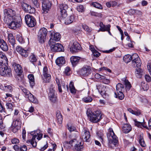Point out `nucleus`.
<instances>
[{
	"label": "nucleus",
	"instance_id": "obj_3",
	"mask_svg": "<svg viewBox=\"0 0 151 151\" xmlns=\"http://www.w3.org/2000/svg\"><path fill=\"white\" fill-rule=\"evenodd\" d=\"M30 134L33 135L32 139H29L27 141V143L28 144H31L34 147H35L37 145V142L35 141V138L37 136V139L38 140H40L42 137L43 134L40 133V131L37 130L35 131L31 132Z\"/></svg>",
	"mask_w": 151,
	"mask_h": 151
},
{
	"label": "nucleus",
	"instance_id": "obj_5",
	"mask_svg": "<svg viewBox=\"0 0 151 151\" xmlns=\"http://www.w3.org/2000/svg\"><path fill=\"white\" fill-rule=\"evenodd\" d=\"M4 22L7 21L9 19V20L17 18L18 17H20L17 16L15 11L10 9H5L4 10Z\"/></svg>",
	"mask_w": 151,
	"mask_h": 151
},
{
	"label": "nucleus",
	"instance_id": "obj_32",
	"mask_svg": "<svg viewBox=\"0 0 151 151\" xmlns=\"http://www.w3.org/2000/svg\"><path fill=\"white\" fill-rule=\"evenodd\" d=\"M81 140H80L75 145L74 148L76 151H81L83 150L84 146L83 145L81 144Z\"/></svg>",
	"mask_w": 151,
	"mask_h": 151
},
{
	"label": "nucleus",
	"instance_id": "obj_9",
	"mask_svg": "<svg viewBox=\"0 0 151 151\" xmlns=\"http://www.w3.org/2000/svg\"><path fill=\"white\" fill-rule=\"evenodd\" d=\"M21 124V121L20 117L14 119L11 127L12 131L13 133H16L20 129Z\"/></svg>",
	"mask_w": 151,
	"mask_h": 151
},
{
	"label": "nucleus",
	"instance_id": "obj_2",
	"mask_svg": "<svg viewBox=\"0 0 151 151\" xmlns=\"http://www.w3.org/2000/svg\"><path fill=\"white\" fill-rule=\"evenodd\" d=\"M86 114L90 121L93 123L99 122L102 118L101 114L99 111L92 112L89 110L87 111Z\"/></svg>",
	"mask_w": 151,
	"mask_h": 151
},
{
	"label": "nucleus",
	"instance_id": "obj_10",
	"mask_svg": "<svg viewBox=\"0 0 151 151\" xmlns=\"http://www.w3.org/2000/svg\"><path fill=\"white\" fill-rule=\"evenodd\" d=\"M24 18L25 22L28 27H32L36 25V20L33 16L27 14L25 16Z\"/></svg>",
	"mask_w": 151,
	"mask_h": 151
},
{
	"label": "nucleus",
	"instance_id": "obj_33",
	"mask_svg": "<svg viewBox=\"0 0 151 151\" xmlns=\"http://www.w3.org/2000/svg\"><path fill=\"white\" fill-rule=\"evenodd\" d=\"M138 140L140 145L143 147H145L146 145L143 139V134L141 133L138 137Z\"/></svg>",
	"mask_w": 151,
	"mask_h": 151
},
{
	"label": "nucleus",
	"instance_id": "obj_22",
	"mask_svg": "<svg viewBox=\"0 0 151 151\" xmlns=\"http://www.w3.org/2000/svg\"><path fill=\"white\" fill-rule=\"evenodd\" d=\"M8 65V60L5 55L2 52L0 51V68Z\"/></svg>",
	"mask_w": 151,
	"mask_h": 151
},
{
	"label": "nucleus",
	"instance_id": "obj_57",
	"mask_svg": "<svg viewBox=\"0 0 151 151\" xmlns=\"http://www.w3.org/2000/svg\"><path fill=\"white\" fill-rule=\"evenodd\" d=\"M2 119V116L0 114V130H1L3 128V121Z\"/></svg>",
	"mask_w": 151,
	"mask_h": 151
},
{
	"label": "nucleus",
	"instance_id": "obj_45",
	"mask_svg": "<svg viewBox=\"0 0 151 151\" xmlns=\"http://www.w3.org/2000/svg\"><path fill=\"white\" fill-rule=\"evenodd\" d=\"M124 83L125 85V89L126 91H129L131 87V85L127 80L125 79L124 81Z\"/></svg>",
	"mask_w": 151,
	"mask_h": 151
},
{
	"label": "nucleus",
	"instance_id": "obj_53",
	"mask_svg": "<svg viewBox=\"0 0 151 151\" xmlns=\"http://www.w3.org/2000/svg\"><path fill=\"white\" fill-rule=\"evenodd\" d=\"M11 142L13 144H18L19 142V139L16 138H13L11 139Z\"/></svg>",
	"mask_w": 151,
	"mask_h": 151
},
{
	"label": "nucleus",
	"instance_id": "obj_47",
	"mask_svg": "<svg viewBox=\"0 0 151 151\" xmlns=\"http://www.w3.org/2000/svg\"><path fill=\"white\" fill-rule=\"evenodd\" d=\"M82 27L85 31L88 32H91V28L86 24H83Z\"/></svg>",
	"mask_w": 151,
	"mask_h": 151
},
{
	"label": "nucleus",
	"instance_id": "obj_7",
	"mask_svg": "<svg viewBox=\"0 0 151 151\" xmlns=\"http://www.w3.org/2000/svg\"><path fill=\"white\" fill-rule=\"evenodd\" d=\"M20 87L25 97L28 98L30 101L33 103H38V101L37 99L34 97L29 91L23 87L20 86Z\"/></svg>",
	"mask_w": 151,
	"mask_h": 151
},
{
	"label": "nucleus",
	"instance_id": "obj_21",
	"mask_svg": "<svg viewBox=\"0 0 151 151\" xmlns=\"http://www.w3.org/2000/svg\"><path fill=\"white\" fill-rule=\"evenodd\" d=\"M72 44L70 48L71 52H74L81 50V46L78 42L73 40L72 41Z\"/></svg>",
	"mask_w": 151,
	"mask_h": 151
},
{
	"label": "nucleus",
	"instance_id": "obj_29",
	"mask_svg": "<svg viewBox=\"0 0 151 151\" xmlns=\"http://www.w3.org/2000/svg\"><path fill=\"white\" fill-rule=\"evenodd\" d=\"M76 17L72 15L65 20V23L66 24H69L76 22Z\"/></svg>",
	"mask_w": 151,
	"mask_h": 151
},
{
	"label": "nucleus",
	"instance_id": "obj_62",
	"mask_svg": "<svg viewBox=\"0 0 151 151\" xmlns=\"http://www.w3.org/2000/svg\"><path fill=\"white\" fill-rule=\"evenodd\" d=\"M20 151H27V148L25 145H23L20 147Z\"/></svg>",
	"mask_w": 151,
	"mask_h": 151
},
{
	"label": "nucleus",
	"instance_id": "obj_15",
	"mask_svg": "<svg viewBox=\"0 0 151 151\" xmlns=\"http://www.w3.org/2000/svg\"><path fill=\"white\" fill-rule=\"evenodd\" d=\"M96 89L104 98H106L109 96V94L107 91L108 89L105 87L102 88L101 86L99 85L96 86Z\"/></svg>",
	"mask_w": 151,
	"mask_h": 151
},
{
	"label": "nucleus",
	"instance_id": "obj_49",
	"mask_svg": "<svg viewBox=\"0 0 151 151\" xmlns=\"http://www.w3.org/2000/svg\"><path fill=\"white\" fill-rule=\"evenodd\" d=\"M90 14L91 15L96 17H101L102 16V14L101 13H98L93 11L91 12Z\"/></svg>",
	"mask_w": 151,
	"mask_h": 151
},
{
	"label": "nucleus",
	"instance_id": "obj_27",
	"mask_svg": "<svg viewBox=\"0 0 151 151\" xmlns=\"http://www.w3.org/2000/svg\"><path fill=\"white\" fill-rule=\"evenodd\" d=\"M0 47L4 51H6L8 50V47L6 42L3 39L0 40Z\"/></svg>",
	"mask_w": 151,
	"mask_h": 151
},
{
	"label": "nucleus",
	"instance_id": "obj_36",
	"mask_svg": "<svg viewBox=\"0 0 151 151\" xmlns=\"http://www.w3.org/2000/svg\"><path fill=\"white\" fill-rule=\"evenodd\" d=\"M80 140H79V138L78 137H76L72 139L69 141H66V142L67 144H69L72 146L73 145H75Z\"/></svg>",
	"mask_w": 151,
	"mask_h": 151
},
{
	"label": "nucleus",
	"instance_id": "obj_42",
	"mask_svg": "<svg viewBox=\"0 0 151 151\" xmlns=\"http://www.w3.org/2000/svg\"><path fill=\"white\" fill-rule=\"evenodd\" d=\"M70 90L71 93L75 94L76 92V90L74 86L73 82H70L69 85Z\"/></svg>",
	"mask_w": 151,
	"mask_h": 151
},
{
	"label": "nucleus",
	"instance_id": "obj_48",
	"mask_svg": "<svg viewBox=\"0 0 151 151\" xmlns=\"http://www.w3.org/2000/svg\"><path fill=\"white\" fill-rule=\"evenodd\" d=\"M83 101L85 102L88 103L91 102L92 100V99L90 96H88L85 97L83 99Z\"/></svg>",
	"mask_w": 151,
	"mask_h": 151
},
{
	"label": "nucleus",
	"instance_id": "obj_35",
	"mask_svg": "<svg viewBox=\"0 0 151 151\" xmlns=\"http://www.w3.org/2000/svg\"><path fill=\"white\" fill-rule=\"evenodd\" d=\"M29 82L30 86L32 87L35 85V79L34 76L32 74H30L28 76Z\"/></svg>",
	"mask_w": 151,
	"mask_h": 151
},
{
	"label": "nucleus",
	"instance_id": "obj_39",
	"mask_svg": "<svg viewBox=\"0 0 151 151\" xmlns=\"http://www.w3.org/2000/svg\"><path fill=\"white\" fill-rule=\"evenodd\" d=\"M14 105H13L11 103V101H9L7 102L6 104L7 109L10 111H11L13 110V107L14 106Z\"/></svg>",
	"mask_w": 151,
	"mask_h": 151
},
{
	"label": "nucleus",
	"instance_id": "obj_12",
	"mask_svg": "<svg viewBox=\"0 0 151 151\" xmlns=\"http://www.w3.org/2000/svg\"><path fill=\"white\" fill-rule=\"evenodd\" d=\"M42 75L44 77L43 78V81L46 83L49 82L51 78L50 72L48 70L47 67H45L43 69Z\"/></svg>",
	"mask_w": 151,
	"mask_h": 151
},
{
	"label": "nucleus",
	"instance_id": "obj_11",
	"mask_svg": "<svg viewBox=\"0 0 151 151\" xmlns=\"http://www.w3.org/2000/svg\"><path fill=\"white\" fill-rule=\"evenodd\" d=\"M0 74L4 76L11 77L12 76V70L7 65L4 66L3 67L0 68Z\"/></svg>",
	"mask_w": 151,
	"mask_h": 151
},
{
	"label": "nucleus",
	"instance_id": "obj_30",
	"mask_svg": "<svg viewBox=\"0 0 151 151\" xmlns=\"http://www.w3.org/2000/svg\"><path fill=\"white\" fill-rule=\"evenodd\" d=\"M132 129L131 126L128 124H124L122 127V130L125 133H127L130 132Z\"/></svg>",
	"mask_w": 151,
	"mask_h": 151
},
{
	"label": "nucleus",
	"instance_id": "obj_50",
	"mask_svg": "<svg viewBox=\"0 0 151 151\" xmlns=\"http://www.w3.org/2000/svg\"><path fill=\"white\" fill-rule=\"evenodd\" d=\"M97 134L99 139V140L101 142L103 141L104 134L103 133L101 132H97Z\"/></svg>",
	"mask_w": 151,
	"mask_h": 151
},
{
	"label": "nucleus",
	"instance_id": "obj_34",
	"mask_svg": "<svg viewBox=\"0 0 151 151\" xmlns=\"http://www.w3.org/2000/svg\"><path fill=\"white\" fill-rule=\"evenodd\" d=\"M140 66L139 67L136 66L135 67H137V68H136V71L135 72V73L136 76L138 78H140L142 77V75L143 72L141 69L140 68Z\"/></svg>",
	"mask_w": 151,
	"mask_h": 151
},
{
	"label": "nucleus",
	"instance_id": "obj_28",
	"mask_svg": "<svg viewBox=\"0 0 151 151\" xmlns=\"http://www.w3.org/2000/svg\"><path fill=\"white\" fill-rule=\"evenodd\" d=\"M65 61V58L63 57H58L55 60V63L59 66H61L64 64Z\"/></svg>",
	"mask_w": 151,
	"mask_h": 151
},
{
	"label": "nucleus",
	"instance_id": "obj_19",
	"mask_svg": "<svg viewBox=\"0 0 151 151\" xmlns=\"http://www.w3.org/2000/svg\"><path fill=\"white\" fill-rule=\"evenodd\" d=\"M68 8V6L65 4H61L60 6V16L63 18H65L67 16V10Z\"/></svg>",
	"mask_w": 151,
	"mask_h": 151
},
{
	"label": "nucleus",
	"instance_id": "obj_61",
	"mask_svg": "<svg viewBox=\"0 0 151 151\" xmlns=\"http://www.w3.org/2000/svg\"><path fill=\"white\" fill-rule=\"evenodd\" d=\"M141 86L144 90H147L148 88V87L147 84L144 83H142Z\"/></svg>",
	"mask_w": 151,
	"mask_h": 151
},
{
	"label": "nucleus",
	"instance_id": "obj_51",
	"mask_svg": "<svg viewBox=\"0 0 151 151\" xmlns=\"http://www.w3.org/2000/svg\"><path fill=\"white\" fill-rule=\"evenodd\" d=\"M68 130L70 132L75 131L76 130V127L73 125H68Z\"/></svg>",
	"mask_w": 151,
	"mask_h": 151
},
{
	"label": "nucleus",
	"instance_id": "obj_38",
	"mask_svg": "<svg viewBox=\"0 0 151 151\" xmlns=\"http://www.w3.org/2000/svg\"><path fill=\"white\" fill-rule=\"evenodd\" d=\"M124 88V85L120 83H118L116 86V91L117 92H123Z\"/></svg>",
	"mask_w": 151,
	"mask_h": 151
},
{
	"label": "nucleus",
	"instance_id": "obj_13",
	"mask_svg": "<svg viewBox=\"0 0 151 151\" xmlns=\"http://www.w3.org/2000/svg\"><path fill=\"white\" fill-rule=\"evenodd\" d=\"M51 50L53 52L63 51L64 49L63 45L59 43H51Z\"/></svg>",
	"mask_w": 151,
	"mask_h": 151
},
{
	"label": "nucleus",
	"instance_id": "obj_46",
	"mask_svg": "<svg viewBox=\"0 0 151 151\" xmlns=\"http://www.w3.org/2000/svg\"><path fill=\"white\" fill-rule=\"evenodd\" d=\"M4 90L7 92H11L12 91V88L10 85L5 86L3 87Z\"/></svg>",
	"mask_w": 151,
	"mask_h": 151
},
{
	"label": "nucleus",
	"instance_id": "obj_64",
	"mask_svg": "<svg viewBox=\"0 0 151 151\" xmlns=\"http://www.w3.org/2000/svg\"><path fill=\"white\" fill-rule=\"evenodd\" d=\"M145 78L147 82L151 81V77L149 75H145Z\"/></svg>",
	"mask_w": 151,
	"mask_h": 151
},
{
	"label": "nucleus",
	"instance_id": "obj_56",
	"mask_svg": "<svg viewBox=\"0 0 151 151\" xmlns=\"http://www.w3.org/2000/svg\"><path fill=\"white\" fill-rule=\"evenodd\" d=\"M77 9L78 12H82L84 11V7L83 5H80L77 6Z\"/></svg>",
	"mask_w": 151,
	"mask_h": 151
},
{
	"label": "nucleus",
	"instance_id": "obj_1",
	"mask_svg": "<svg viewBox=\"0 0 151 151\" xmlns=\"http://www.w3.org/2000/svg\"><path fill=\"white\" fill-rule=\"evenodd\" d=\"M123 59L124 62L126 63H128L132 60V65L133 67L136 66L139 67L141 66L142 64L140 58L136 53L134 54L132 56L129 55H125Z\"/></svg>",
	"mask_w": 151,
	"mask_h": 151
},
{
	"label": "nucleus",
	"instance_id": "obj_41",
	"mask_svg": "<svg viewBox=\"0 0 151 151\" xmlns=\"http://www.w3.org/2000/svg\"><path fill=\"white\" fill-rule=\"evenodd\" d=\"M127 110L131 113L136 116H139L141 114L140 111L139 110L137 111H134L131 108H129L127 109Z\"/></svg>",
	"mask_w": 151,
	"mask_h": 151
},
{
	"label": "nucleus",
	"instance_id": "obj_4",
	"mask_svg": "<svg viewBox=\"0 0 151 151\" xmlns=\"http://www.w3.org/2000/svg\"><path fill=\"white\" fill-rule=\"evenodd\" d=\"M21 17H18L17 18L10 20H9V19L7 21L4 22L8 25L9 28L15 29L21 26Z\"/></svg>",
	"mask_w": 151,
	"mask_h": 151
},
{
	"label": "nucleus",
	"instance_id": "obj_37",
	"mask_svg": "<svg viewBox=\"0 0 151 151\" xmlns=\"http://www.w3.org/2000/svg\"><path fill=\"white\" fill-rule=\"evenodd\" d=\"M56 117L58 123L59 124H61L63 120V118L60 112L59 111H56Z\"/></svg>",
	"mask_w": 151,
	"mask_h": 151
},
{
	"label": "nucleus",
	"instance_id": "obj_8",
	"mask_svg": "<svg viewBox=\"0 0 151 151\" xmlns=\"http://www.w3.org/2000/svg\"><path fill=\"white\" fill-rule=\"evenodd\" d=\"M48 31L45 28H41L39 30L37 35V40L41 43H44L46 39Z\"/></svg>",
	"mask_w": 151,
	"mask_h": 151
},
{
	"label": "nucleus",
	"instance_id": "obj_52",
	"mask_svg": "<svg viewBox=\"0 0 151 151\" xmlns=\"http://www.w3.org/2000/svg\"><path fill=\"white\" fill-rule=\"evenodd\" d=\"M19 54H20L22 56L25 57H27L28 55V53L27 52V51L24 50V49L23 50H22V51Z\"/></svg>",
	"mask_w": 151,
	"mask_h": 151
},
{
	"label": "nucleus",
	"instance_id": "obj_14",
	"mask_svg": "<svg viewBox=\"0 0 151 151\" xmlns=\"http://www.w3.org/2000/svg\"><path fill=\"white\" fill-rule=\"evenodd\" d=\"M42 12L46 14L50 9L51 4L49 0H44L42 2Z\"/></svg>",
	"mask_w": 151,
	"mask_h": 151
},
{
	"label": "nucleus",
	"instance_id": "obj_58",
	"mask_svg": "<svg viewBox=\"0 0 151 151\" xmlns=\"http://www.w3.org/2000/svg\"><path fill=\"white\" fill-rule=\"evenodd\" d=\"M70 68L69 67H66L65 69V73L67 75H69L70 74Z\"/></svg>",
	"mask_w": 151,
	"mask_h": 151
},
{
	"label": "nucleus",
	"instance_id": "obj_44",
	"mask_svg": "<svg viewBox=\"0 0 151 151\" xmlns=\"http://www.w3.org/2000/svg\"><path fill=\"white\" fill-rule=\"evenodd\" d=\"M91 5L94 7L99 9H102L103 6L99 3L96 2H93L92 3Z\"/></svg>",
	"mask_w": 151,
	"mask_h": 151
},
{
	"label": "nucleus",
	"instance_id": "obj_63",
	"mask_svg": "<svg viewBox=\"0 0 151 151\" xmlns=\"http://www.w3.org/2000/svg\"><path fill=\"white\" fill-rule=\"evenodd\" d=\"M92 53L94 56L97 58L99 57L100 55V53L96 50L93 52Z\"/></svg>",
	"mask_w": 151,
	"mask_h": 151
},
{
	"label": "nucleus",
	"instance_id": "obj_31",
	"mask_svg": "<svg viewBox=\"0 0 151 151\" xmlns=\"http://www.w3.org/2000/svg\"><path fill=\"white\" fill-rule=\"evenodd\" d=\"M8 40L9 42L12 46L13 48H14L15 47V40L12 34L10 33L8 35Z\"/></svg>",
	"mask_w": 151,
	"mask_h": 151
},
{
	"label": "nucleus",
	"instance_id": "obj_26",
	"mask_svg": "<svg viewBox=\"0 0 151 151\" xmlns=\"http://www.w3.org/2000/svg\"><path fill=\"white\" fill-rule=\"evenodd\" d=\"M81 58L76 56L71 57L70 58V60L73 66H76L79 62Z\"/></svg>",
	"mask_w": 151,
	"mask_h": 151
},
{
	"label": "nucleus",
	"instance_id": "obj_16",
	"mask_svg": "<svg viewBox=\"0 0 151 151\" xmlns=\"http://www.w3.org/2000/svg\"><path fill=\"white\" fill-rule=\"evenodd\" d=\"M50 43H54V41H58L60 40L61 36L59 33H55L53 31H50Z\"/></svg>",
	"mask_w": 151,
	"mask_h": 151
},
{
	"label": "nucleus",
	"instance_id": "obj_59",
	"mask_svg": "<svg viewBox=\"0 0 151 151\" xmlns=\"http://www.w3.org/2000/svg\"><path fill=\"white\" fill-rule=\"evenodd\" d=\"M17 39L18 41L21 43H23L24 42V40L22 37L20 35L17 36Z\"/></svg>",
	"mask_w": 151,
	"mask_h": 151
},
{
	"label": "nucleus",
	"instance_id": "obj_60",
	"mask_svg": "<svg viewBox=\"0 0 151 151\" xmlns=\"http://www.w3.org/2000/svg\"><path fill=\"white\" fill-rule=\"evenodd\" d=\"M32 2L34 4V5L36 7L38 8L39 7L40 4L38 2L37 0H32Z\"/></svg>",
	"mask_w": 151,
	"mask_h": 151
},
{
	"label": "nucleus",
	"instance_id": "obj_20",
	"mask_svg": "<svg viewBox=\"0 0 151 151\" xmlns=\"http://www.w3.org/2000/svg\"><path fill=\"white\" fill-rule=\"evenodd\" d=\"M21 6L22 9L25 12L32 13H33L35 11L34 8H32L30 5L25 3H22Z\"/></svg>",
	"mask_w": 151,
	"mask_h": 151
},
{
	"label": "nucleus",
	"instance_id": "obj_55",
	"mask_svg": "<svg viewBox=\"0 0 151 151\" xmlns=\"http://www.w3.org/2000/svg\"><path fill=\"white\" fill-rule=\"evenodd\" d=\"M30 60L31 62L34 63L37 61V59L34 55H32L30 57Z\"/></svg>",
	"mask_w": 151,
	"mask_h": 151
},
{
	"label": "nucleus",
	"instance_id": "obj_23",
	"mask_svg": "<svg viewBox=\"0 0 151 151\" xmlns=\"http://www.w3.org/2000/svg\"><path fill=\"white\" fill-rule=\"evenodd\" d=\"M99 25L100 27V31L102 32L107 31L110 35H111L110 32L111 25L110 24L105 25L103 24V22H101L99 23Z\"/></svg>",
	"mask_w": 151,
	"mask_h": 151
},
{
	"label": "nucleus",
	"instance_id": "obj_6",
	"mask_svg": "<svg viewBox=\"0 0 151 151\" xmlns=\"http://www.w3.org/2000/svg\"><path fill=\"white\" fill-rule=\"evenodd\" d=\"M107 135L109 143L110 144H113L114 145H116L118 142V139L112 128L109 129Z\"/></svg>",
	"mask_w": 151,
	"mask_h": 151
},
{
	"label": "nucleus",
	"instance_id": "obj_40",
	"mask_svg": "<svg viewBox=\"0 0 151 151\" xmlns=\"http://www.w3.org/2000/svg\"><path fill=\"white\" fill-rule=\"evenodd\" d=\"M115 94L116 98H118L119 99L122 100L123 99L124 97V95L123 93V92H117L115 93Z\"/></svg>",
	"mask_w": 151,
	"mask_h": 151
},
{
	"label": "nucleus",
	"instance_id": "obj_43",
	"mask_svg": "<svg viewBox=\"0 0 151 151\" xmlns=\"http://www.w3.org/2000/svg\"><path fill=\"white\" fill-rule=\"evenodd\" d=\"M101 80L105 84H108L110 82L109 79L107 78L106 76H102Z\"/></svg>",
	"mask_w": 151,
	"mask_h": 151
},
{
	"label": "nucleus",
	"instance_id": "obj_17",
	"mask_svg": "<svg viewBox=\"0 0 151 151\" xmlns=\"http://www.w3.org/2000/svg\"><path fill=\"white\" fill-rule=\"evenodd\" d=\"M91 70L90 67L85 65L83 67L80 71L81 75L84 76H88L91 74Z\"/></svg>",
	"mask_w": 151,
	"mask_h": 151
},
{
	"label": "nucleus",
	"instance_id": "obj_24",
	"mask_svg": "<svg viewBox=\"0 0 151 151\" xmlns=\"http://www.w3.org/2000/svg\"><path fill=\"white\" fill-rule=\"evenodd\" d=\"M90 136V132L86 129H84L82 133V137L83 141L86 142H89Z\"/></svg>",
	"mask_w": 151,
	"mask_h": 151
},
{
	"label": "nucleus",
	"instance_id": "obj_18",
	"mask_svg": "<svg viewBox=\"0 0 151 151\" xmlns=\"http://www.w3.org/2000/svg\"><path fill=\"white\" fill-rule=\"evenodd\" d=\"M49 98L50 100L52 102H55L57 100V94L55 90L52 88H50L49 93Z\"/></svg>",
	"mask_w": 151,
	"mask_h": 151
},
{
	"label": "nucleus",
	"instance_id": "obj_54",
	"mask_svg": "<svg viewBox=\"0 0 151 151\" xmlns=\"http://www.w3.org/2000/svg\"><path fill=\"white\" fill-rule=\"evenodd\" d=\"M56 81L58 86V90L60 92H62V90L60 85V80L58 78H57L56 79Z\"/></svg>",
	"mask_w": 151,
	"mask_h": 151
},
{
	"label": "nucleus",
	"instance_id": "obj_25",
	"mask_svg": "<svg viewBox=\"0 0 151 151\" xmlns=\"http://www.w3.org/2000/svg\"><path fill=\"white\" fill-rule=\"evenodd\" d=\"M14 70L17 73L18 76H20L22 72V69L20 65L17 63H14L12 64Z\"/></svg>",
	"mask_w": 151,
	"mask_h": 151
}]
</instances>
